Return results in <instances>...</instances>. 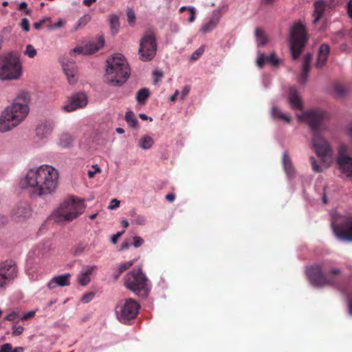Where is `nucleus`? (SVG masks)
<instances>
[{"mask_svg": "<svg viewBox=\"0 0 352 352\" xmlns=\"http://www.w3.org/2000/svg\"><path fill=\"white\" fill-rule=\"evenodd\" d=\"M298 120L309 124L313 131L312 144L316 153L327 165V167L332 162L333 150L329 144L318 133V129L322 121L327 118L328 114L322 110H311L297 114Z\"/></svg>", "mask_w": 352, "mask_h": 352, "instance_id": "obj_1", "label": "nucleus"}, {"mask_svg": "<svg viewBox=\"0 0 352 352\" xmlns=\"http://www.w3.org/2000/svg\"><path fill=\"white\" fill-rule=\"evenodd\" d=\"M29 101L27 91H21L16 95L0 115V132L10 131L25 120L30 111Z\"/></svg>", "mask_w": 352, "mask_h": 352, "instance_id": "obj_2", "label": "nucleus"}, {"mask_svg": "<svg viewBox=\"0 0 352 352\" xmlns=\"http://www.w3.org/2000/svg\"><path fill=\"white\" fill-rule=\"evenodd\" d=\"M86 208L83 199L74 196L68 197L53 210L50 218L56 223H67L77 219Z\"/></svg>", "mask_w": 352, "mask_h": 352, "instance_id": "obj_3", "label": "nucleus"}, {"mask_svg": "<svg viewBox=\"0 0 352 352\" xmlns=\"http://www.w3.org/2000/svg\"><path fill=\"white\" fill-rule=\"evenodd\" d=\"M104 78L111 86L119 87L123 85L130 74V68L124 56L116 54L107 60Z\"/></svg>", "mask_w": 352, "mask_h": 352, "instance_id": "obj_4", "label": "nucleus"}, {"mask_svg": "<svg viewBox=\"0 0 352 352\" xmlns=\"http://www.w3.org/2000/svg\"><path fill=\"white\" fill-rule=\"evenodd\" d=\"M22 75V65L19 57L12 53L0 56V79L18 80Z\"/></svg>", "mask_w": 352, "mask_h": 352, "instance_id": "obj_5", "label": "nucleus"}, {"mask_svg": "<svg viewBox=\"0 0 352 352\" xmlns=\"http://www.w3.org/2000/svg\"><path fill=\"white\" fill-rule=\"evenodd\" d=\"M308 40L305 26L300 22L293 24L289 29V44L293 60H297Z\"/></svg>", "mask_w": 352, "mask_h": 352, "instance_id": "obj_6", "label": "nucleus"}, {"mask_svg": "<svg viewBox=\"0 0 352 352\" xmlns=\"http://www.w3.org/2000/svg\"><path fill=\"white\" fill-rule=\"evenodd\" d=\"M40 179L41 180L42 196L54 192L58 185L59 173L56 168L48 165L39 166Z\"/></svg>", "mask_w": 352, "mask_h": 352, "instance_id": "obj_7", "label": "nucleus"}, {"mask_svg": "<svg viewBox=\"0 0 352 352\" xmlns=\"http://www.w3.org/2000/svg\"><path fill=\"white\" fill-rule=\"evenodd\" d=\"M124 286L136 295L143 292L145 297L149 292L148 280L141 269L133 270L126 274Z\"/></svg>", "mask_w": 352, "mask_h": 352, "instance_id": "obj_8", "label": "nucleus"}, {"mask_svg": "<svg viewBox=\"0 0 352 352\" xmlns=\"http://www.w3.org/2000/svg\"><path fill=\"white\" fill-rule=\"evenodd\" d=\"M341 271L333 267L323 274L322 266L316 265L307 268L306 273L309 280L316 286H322L333 283V277L339 275Z\"/></svg>", "mask_w": 352, "mask_h": 352, "instance_id": "obj_9", "label": "nucleus"}, {"mask_svg": "<svg viewBox=\"0 0 352 352\" xmlns=\"http://www.w3.org/2000/svg\"><path fill=\"white\" fill-rule=\"evenodd\" d=\"M139 309V304L135 300L129 298L120 300L116 307L115 312L120 322L127 323L137 316Z\"/></svg>", "mask_w": 352, "mask_h": 352, "instance_id": "obj_10", "label": "nucleus"}, {"mask_svg": "<svg viewBox=\"0 0 352 352\" xmlns=\"http://www.w3.org/2000/svg\"><path fill=\"white\" fill-rule=\"evenodd\" d=\"M331 227L338 239L352 241V217L338 214L333 217Z\"/></svg>", "mask_w": 352, "mask_h": 352, "instance_id": "obj_11", "label": "nucleus"}, {"mask_svg": "<svg viewBox=\"0 0 352 352\" xmlns=\"http://www.w3.org/2000/svg\"><path fill=\"white\" fill-rule=\"evenodd\" d=\"M39 166L30 168L20 181L21 187L34 196H42Z\"/></svg>", "mask_w": 352, "mask_h": 352, "instance_id": "obj_12", "label": "nucleus"}, {"mask_svg": "<svg viewBox=\"0 0 352 352\" xmlns=\"http://www.w3.org/2000/svg\"><path fill=\"white\" fill-rule=\"evenodd\" d=\"M157 42L155 35L151 33L145 34L140 41L139 54L142 61L152 60L156 54Z\"/></svg>", "mask_w": 352, "mask_h": 352, "instance_id": "obj_13", "label": "nucleus"}, {"mask_svg": "<svg viewBox=\"0 0 352 352\" xmlns=\"http://www.w3.org/2000/svg\"><path fill=\"white\" fill-rule=\"evenodd\" d=\"M351 148L345 144H340L338 148L336 159L339 169L346 177L352 179V157L349 156Z\"/></svg>", "mask_w": 352, "mask_h": 352, "instance_id": "obj_14", "label": "nucleus"}, {"mask_svg": "<svg viewBox=\"0 0 352 352\" xmlns=\"http://www.w3.org/2000/svg\"><path fill=\"white\" fill-rule=\"evenodd\" d=\"M17 267L14 262L7 261L0 264V287L6 288L16 277Z\"/></svg>", "mask_w": 352, "mask_h": 352, "instance_id": "obj_15", "label": "nucleus"}, {"mask_svg": "<svg viewBox=\"0 0 352 352\" xmlns=\"http://www.w3.org/2000/svg\"><path fill=\"white\" fill-rule=\"evenodd\" d=\"M88 104V97L85 92L79 91L68 97L62 109L66 112H72L85 108Z\"/></svg>", "mask_w": 352, "mask_h": 352, "instance_id": "obj_16", "label": "nucleus"}, {"mask_svg": "<svg viewBox=\"0 0 352 352\" xmlns=\"http://www.w3.org/2000/svg\"><path fill=\"white\" fill-rule=\"evenodd\" d=\"M32 215V208L26 202L16 204L11 210L12 219L16 223H23Z\"/></svg>", "mask_w": 352, "mask_h": 352, "instance_id": "obj_17", "label": "nucleus"}, {"mask_svg": "<svg viewBox=\"0 0 352 352\" xmlns=\"http://www.w3.org/2000/svg\"><path fill=\"white\" fill-rule=\"evenodd\" d=\"M63 71L69 85H74L78 81V69L74 62L67 61L63 65Z\"/></svg>", "mask_w": 352, "mask_h": 352, "instance_id": "obj_18", "label": "nucleus"}, {"mask_svg": "<svg viewBox=\"0 0 352 352\" xmlns=\"http://www.w3.org/2000/svg\"><path fill=\"white\" fill-rule=\"evenodd\" d=\"M221 16L219 10H214L208 22L202 26L201 32L204 34L212 32L219 24Z\"/></svg>", "mask_w": 352, "mask_h": 352, "instance_id": "obj_19", "label": "nucleus"}, {"mask_svg": "<svg viewBox=\"0 0 352 352\" xmlns=\"http://www.w3.org/2000/svg\"><path fill=\"white\" fill-rule=\"evenodd\" d=\"M53 129V122L47 120L42 122L37 126L36 129V133L39 139H45L51 135Z\"/></svg>", "mask_w": 352, "mask_h": 352, "instance_id": "obj_20", "label": "nucleus"}, {"mask_svg": "<svg viewBox=\"0 0 352 352\" xmlns=\"http://www.w3.org/2000/svg\"><path fill=\"white\" fill-rule=\"evenodd\" d=\"M69 278V274H64L55 276L49 281L47 287L50 289H54L57 287L68 286L70 284Z\"/></svg>", "mask_w": 352, "mask_h": 352, "instance_id": "obj_21", "label": "nucleus"}, {"mask_svg": "<svg viewBox=\"0 0 352 352\" xmlns=\"http://www.w3.org/2000/svg\"><path fill=\"white\" fill-rule=\"evenodd\" d=\"M329 6L322 0H319L314 3V11L313 14V23L316 24L319 20L323 18L324 14L329 9Z\"/></svg>", "mask_w": 352, "mask_h": 352, "instance_id": "obj_22", "label": "nucleus"}, {"mask_svg": "<svg viewBox=\"0 0 352 352\" xmlns=\"http://www.w3.org/2000/svg\"><path fill=\"white\" fill-rule=\"evenodd\" d=\"M288 100L293 109H301L302 108L301 98L295 88L290 87L289 89Z\"/></svg>", "mask_w": 352, "mask_h": 352, "instance_id": "obj_23", "label": "nucleus"}, {"mask_svg": "<svg viewBox=\"0 0 352 352\" xmlns=\"http://www.w3.org/2000/svg\"><path fill=\"white\" fill-rule=\"evenodd\" d=\"M329 54V46L323 43L320 45L316 63V66L318 68H322L326 63Z\"/></svg>", "mask_w": 352, "mask_h": 352, "instance_id": "obj_24", "label": "nucleus"}, {"mask_svg": "<svg viewBox=\"0 0 352 352\" xmlns=\"http://www.w3.org/2000/svg\"><path fill=\"white\" fill-rule=\"evenodd\" d=\"M96 269V265L88 266L84 268L78 276V283L82 286L87 285L90 282V275L94 273Z\"/></svg>", "mask_w": 352, "mask_h": 352, "instance_id": "obj_25", "label": "nucleus"}, {"mask_svg": "<svg viewBox=\"0 0 352 352\" xmlns=\"http://www.w3.org/2000/svg\"><path fill=\"white\" fill-rule=\"evenodd\" d=\"M104 45V38L102 36H100L97 38V42H90L87 43L85 45L86 48V52L87 54H91L97 51H98L100 49L102 48Z\"/></svg>", "mask_w": 352, "mask_h": 352, "instance_id": "obj_26", "label": "nucleus"}, {"mask_svg": "<svg viewBox=\"0 0 352 352\" xmlns=\"http://www.w3.org/2000/svg\"><path fill=\"white\" fill-rule=\"evenodd\" d=\"M131 223L135 226H145L146 224V218L140 214H138L135 209L129 211Z\"/></svg>", "mask_w": 352, "mask_h": 352, "instance_id": "obj_27", "label": "nucleus"}, {"mask_svg": "<svg viewBox=\"0 0 352 352\" xmlns=\"http://www.w3.org/2000/svg\"><path fill=\"white\" fill-rule=\"evenodd\" d=\"M73 141L74 138L71 134L64 133L60 135L58 144L63 148H69L72 146Z\"/></svg>", "mask_w": 352, "mask_h": 352, "instance_id": "obj_28", "label": "nucleus"}, {"mask_svg": "<svg viewBox=\"0 0 352 352\" xmlns=\"http://www.w3.org/2000/svg\"><path fill=\"white\" fill-rule=\"evenodd\" d=\"M154 144L153 139L149 135H144L139 140V146L143 150H148L152 148Z\"/></svg>", "mask_w": 352, "mask_h": 352, "instance_id": "obj_29", "label": "nucleus"}, {"mask_svg": "<svg viewBox=\"0 0 352 352\" xmlns=\"http://www.w3.org/2000/svg\"><path fill=\"white\" fill-rule=\"evenodd\" d=\"M254 34L256 39V43L258 46H263L267 42V36L263 30L261 28H256Z\"/></svg>", "mask_w": 352, "mask_h": 352, "instance_id": "obj_30", "label": "nucleus"}, {"mask_svg": "<svg viewBox=\"0 0 352 352\" xmlns=\"http://www.w3.org/2000/svg\"><path fill=\"white\" fill-rule=\"evenodd\" d=\"M91 18V15L89 14H84L74 25V30L78 31L83 28L90 21Z\"/></svg>", "mask_w": 352, "mask_h": 352, "instance_id": "obj_31", "label": "nucleus"}, {"mask_svg": "<svg viewBox=\"0 0 352 352\" xmlns=\"http://www.w3.org/2000/svg\"><path fill=\"white\" fill-rule=\"evenodd\" d=\"M125 120L131 128H137L138 125V121L135 117L134 113L132 111H127L125 114Z\"/></svg>", "mask_w": 352, "mask_h": 352, "instance_id": "obj_32", "label": "nucleus"}, {"mask_svg": "<svg viewBox=\"0 0 352 352\" xmlns=\"http://www.w3.org/2000/svg\"><path fill=\"white\" fill-rule=\"evenodd\" d=\"M272 116L274 118H278V119L282 120H283V121H285L286 122H290V117L288 115L282 113L276 107H273L272 108Z\"/></svg>", "mask_w": 352, "mask_h": 352, "instance_id": "obj_33", "label": "nucleus"}, {"mask_svg": "<svg viewBox=\"0 0 352 352\" xmlns=\"http://www.w3.org/2000/svg\"><path fill=\"white\" fill-rule=\"evenodd\" d=\"M134 263V260L129 261L128 262L120 264L117 268V273L115 274V278L117 279L120 276V274L127 269H129L131 266H132Z\"/></svg>", "mask_w": 352, "mask_h": 352, "instance_id": "obj_34", "label": "nucleus"}, {"mask_svg": "<svg viewBox=\"0 0 352 352\" xmlns=\"http://www.w3.org/2000/svg\"><path fill=\"white\" fill-rule=\"evenodd\" d=\"M149 96V91L148 89L144 88L141 89L138 91L137 94V100L139 103L144 104L145 102V100L147 99V98Z\"/></svg>", "mask_w": 352, "mask_h": 352, "instance_id": "obj_35", "label": "nucleus"}, {"mask_svg": "<svg viewBox=\"0 0 352 352\" xmlns=\"http://www.w3.org/2000/svg\"><path fill=\"white\" fill-rule=\"evenodd\" d=\"M283 164L287 173L288 175L291 174L292 173V166L291 160L286 153H285L283 156Z\"/></svg>", "mask_w": 352, "mask_h": 352, "instance_id": "obj_36", "label": "nucleus"}, {"mask_svg": "<svg viewBox=\"0 0 352 352\" xmlns=\"http://www.w3.org/2000/svg\"><path fill=\"white\" fill-rule=\"evenodd\" d=\"M66 24V21L64 19L59 18L57 21L48 26L50 30H54L56 29L61 28Z\"/></svg>", "mask_w": 352, "mask_h": 352, "instance_id": "obj_37", "label": "nucleus"}, {"mask_svg": "<svg viewBox=\"0 0 352 352\" xmlns=\"http://www.w3.org/2000/svg\"><path fill=\"white\" fill-rule=\"evenodd\" d=\"M266 61L271 65L277 67L280 63L281 60L279 59L274 53H272L266 57Z\"/></svg>", "mask_w": 352, "mask_h": 352, "instance_id": "obj_38", "label": "nucleus"}, {"mask_svg": "<svg viewBox=\"0 0 352 352\" xmlns=\"http://www.w3.org/2000/svg\"><path fill=\"white\" fill-rule=\"evenodd\" d=\"M312 55L310 53L307 54L303 58L302 69L306 73L309 71V65L311 62Z\"/></svg>", "mask_w": 352, "mask_h": 352, "instance_id": "obj_39", "label": "nucleus"}, {"mask_svg": "<svg viewBox=\"0 0 352 352\" xmlns=\"http://www.w3.org/2000/svg\"><path fill=\"white\" fill-rule=\"evenodd\" d=\"M110 25L111 30L116 33L120 26L119 19L116 15H111L110 16Z\"/></svg>", "mask_w": 352, "mask_h": 352, "instance_id": "obj_40", "label": "nucleus"}, {"mask_svg": "<svg viewBox=\"0 0 352 352\" xmlns=\"http://www.w3.org/2000/svg\"><path fill=\"white\" fill-rule=\"evenodd\" d=\"M127 21L130 26H133L135 22L136 16L131 8H129L126 12Z\"/></svg>", "mask_w": 352, "mask_h": 352, "instance_id": "obj_41", "label": "nucleus"}, {"mask_svg": "<svg viewBox=\"0 0 352 352\" xmlns=\"http://www.w3.org/2000/svg\"><path fill=\"white\" fill-rule=\"evenodd\" d=\"M25 55L28 56V57L32 58H34L36 54L37 51L32 45H28L25 47V50L24 52Z\"/></svg>", "mask_w": 352, "mask_h": 352, "instance_id": "obj_42", "label": "nucleus"}, {"mask_svg": "<svg viewBox=\"0 0 352 352\" xmlns=\"http://www.w3.org/2000/svg\"><path fill=\"white\" fill-rule=\"evenodd\" d=\"M102 171L101 168L98 164L92 165L91 168L87 171L89 178L91 179L95 177L96 173H100Z\"/></svg>", "mask_w": 352, "mask_h": 352, "instance_id": "obj_43", "label": "nucleus"}, {"mask_svg": "<svg viewBox=\"0 0 352 352\" xmlns=\"http://www.w3.org/2000/svg\"><path fill=\"white\" fill-rule=\"evenodd\" d=\"M204 47L201 46L199 49H197L195 52L192 53L191 55L190 60L191 61H195L197 60L204 53Z\"/></svg>", "mask_w": 352, "mask_h": 352, "instance_id": "obj_44", "label": "nucleus"}, {"mask_svg": "<svg viewBox=\"0 0 352 352\" xmlns=\"http://www.w3.org/2000/svg\"><path fill=\"white\" fill-rule=\"evenodd\" d=\"M49 251L50 247L47 245H43L41 247H38V254L41 256L42 258L47 257Z\"/></svg>", "mask_w": 352, "mask_h": 352, "instance_id": "obj_45", "label": "nucleus"}, {"mask_svg": "<svg viewBox=\"0 0 352 352\" xmlns=\"http://www.w3.org/2000/svg\"><path fill=\"white\" fill-rule=\"evenodd\" d=\"M50 20H51L50 17H44V18L41 19V20H39L38 21L35 22L33 24V26L36 30H39L41 29L43 24H45L47 21H50Z\"/></svg>", "mask_w": 352, "mask_h": 352, "instance_id": "obj_46", "label": "nucleus"}, {"mask_svg": "<svg viewBox=\"0 0 352 352\" xmlns=\"http://www.w3.org/2000/svg\"><path fill=\"white\" fill-rule=\"evenodd\" d=\"M310 162L311 164L312 169L317 173H320L322 171V168L317 164L316 159L314 157H309Z\"/></svg>", "mask_w": 352, "mask_h": 352, "instance_id": "obj_47", "label": "nucleus"}, {"mask_svg": "<svg viewBox=\"0 0 352 352\" xmlns=\"http://www.w3.org/2000/svg\"><path fill=\"white\" fill-rule=\"evenodd\" d=\"M20 26L24 32H29L30 23H29L28 19L26 18L23 19L21 21Z\"/></svg>", "mask_w": 352, "mask_h": 352, "instance_id": "obj_48", "label": "nucleus"}, {"mask_svg": "<svg viewBox=\"0 0 352 352\" xmlns=\"http://www.w3.org/2000/svg\"><path fill=\"white\" fill-rule=\"evenodd\" d=\"M144 242V239L140 236H135L133 237V245L135 248H140V246H142L143 245Z\"/></svg>", "mask_w": 352, "mask_h": 352, "instance_id": "obj_49", "label": "nucleus"}, {"mask_svg": "<svg viewBox=\"0 0 352 352\" xmlns=\"http://www.w3.org/2000/svg\"><path fill=\"white\" fill-rule=\"evenodd\" d=\"M265 60L266 58L265 57L264 54L263 53H259L256 58V63L259 67H262Z\"/></svg>", "mask_w": 352, "mask_h": 352, "instance_id": "obj_50", "label": "nucleus"}, {"mask_svg": "<svg viewBox=\"0 0 352 352\" xmlns=\"http://www.w3.org/2000/svg\"><path fill=\"white\" fill-rule=\"evenodd\" d=\"M120 204V202L119 200H118L117 199H113L111 201L109 205L108 206V209L109 210H114L119 207Z\"/></svg>", "mask_w": 352, "mask_h": 352, "instance_id": "obj_51", "label": "nucleus"}, {"mask_svg": "<svg viewBox=\"0 0 352 352\" xmlns=\"http://www.w3.org/2000/svg\"><path fill=\"white\" fill-rule=\"evenodd\" d=\"M12 334L15 336L21 335L23 332V327L21 325L14 326L12 329Z\"/></svg>", "mask_w": 352, "mask_h": 352, "instance_id": "obj_52", "label": "nucleus"}, {"mask_svg": "<svg viewBox=\"0 0 352 352\" xmlns=\"http://www.w3.org/2000/svg\"><path fill=\"white\" fill-rule=\"evenodd\" d=\"M188 10H189V12L190 13V16L188 19V21L190 23H192L195 21V17H196L195 8L192 6H189V7H188Z\"/></svg>", "mask_w": 352, "mask_h": 352, "instance_id": "obj_53", "label": "nucleus"}, {"mask_svg": "<svg viewBox=\"0 0 352 352\" xmlns=\"http://www.w3.org/2000/svg\"><path fill=\"white\" fill-rule=\"evenodd\" d=\"M308 73H309V72H307L306 74H305V72L302 69V74L298 77V81L299 83L305 84L307 82V78H308Z\"/></svg>", "mask_w": 352, "mask_h": 352, "instance_id": "obj_54", "label": "nucleus"}, {"mask_svg": "<svg viewBox=\"0 0 352 352\" xmlns=\"http://www.w3.org/2000/svg\"><path fill=\"white\" fill-rule=\"evenodd\" d=\"M72 52H74V53H78V54H82L87 55V53L86 52L85 45V46L76 47L73 49Z\"/></svg>", "mask_w": 352, "mask_h": 352, "instance_id": "obj_55", "label": "nucleus"}, {"mask_svg": "<svg viewBox=\"0 0 352 352\" xmlns=\"http://www.w3.org/2000/svg\"><path fill=\"white\" fill-rule=\"evenodd\" d=\"M94 296V293H88L82 296V301L84 303H88L93 299Z\"/></svg>", "mask_w": 352, "mask_h": 352, "instance_id": "obj_56", "label": "nucleus"}, {"mask_svg": "<svg viewBox=\"0 0 352 352\" xmlns=\"http://www.w3.org/2000/svg\"><path fill=\"white\" fill-rule=\"evenodd\" d=\"M35 311H30L29 312L25 314L21 317V320H27L31 318H33L35 316Z\"/></svg>", "mask_w": 352, "mask_h": 352, "instance_id": "obj_57", "label": "nucleus"}, {"mask_svg": "<svg viewBox=\"0 0 352 352\" xmlns=\"http://www.w3.org/2000/svg\"><path fill=\"white\" fill-rule=\"evenodd\" d=\"M12 345L9 343L4 344L0 347V352H11Z\"/></svg>", "mask_w": 352, "mask_h": 352, "instance_id": "obj_58", "label": "nucleus"}, {"mask_svg": "<svg viewBox=\"0 0 352 352\" xmlns=\"http://www.w3.org/2000/svg\"><path fill=\"white\" fill-rule=\"evenodd\" d=\"M124 232V231L118 232L116 234L113 235L111 239V241L116 244L119 237Z\"/></svg>", "mask_w": 352, "mask_h": 352, "instance_id": "obj_59", "label": "nucleus"}, {"mask_svg": "<svg viewBox=\"0 0 352 352\" xmlns=\"http://www.w3.org/2000/svg\"><path fill=\"white\" fill-rule=\"evenodd\" d=\"M190 89V88L188 85L184 87L182 91L181 100H184L185 98V97L189 94Z\"/></svg>", "mask_w": 352, "mask_h": 352, "instance_id": "obj_60", "label": "nucleus"}, {"mask_svg": "<svg viewBox=\"0 0 352 352\" xmlns=\"http://www.w3.org/2000/svg\"><path fill=\"white\" fill-rule=\"evenodd\" d=\"M16 316H17L16 313L12 312L6 316V320H8L9 321H12V320H15V318H16Z\"/></svg>", "mask_w": 352, "mask_h": 352, "instance_id": "obj_61", "label": "nucleus"}, {"mask_svg": "<svg viewBox=\"0 0 352 352\" xmlns=\"http://www.w3.org/2000/svg\"><path fill=\"white\" fill-rule=\"evenodd\" d=\"M97 0H83L82 1V4L85 6H91L94 3H95Z\"/></svg>", "mask_w": 352, "mask_h": 352, "instance_id": "obj_62", "label": "nucleus"}, {"mask_svg": "<svg viewBox=\"0 0 352 352\" xmlns=\"http://www.w3.org/2000/svg\"><path fill=\"white\" fill-rule=\"evenodd\" d=\"M348 13L349 16L352 19V0H350L348 3Z\"/></svg>", "mask_w": 352, "mask_h": 352, "instance_id": "obj_63", "label": "nucleus"}, {"mask_svg": "<svg viewBox=\"0 0 352 352\" xmlns=\"http://www.w3.org/2000/svg\"><path fill=\"white\" fill-rule=\"evenodd\" d=\"M347 134L349 138L352 140V124H349L347 126Z\"/></svg>", "mask_w": 352, "mask_h": 352, "instance_id": "obj_64", "label": "nucleus"}]
</instances>
